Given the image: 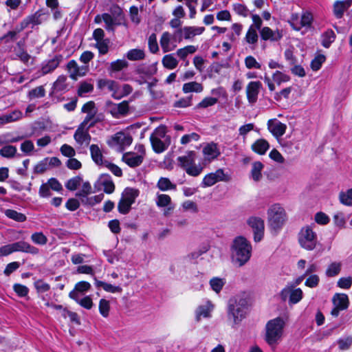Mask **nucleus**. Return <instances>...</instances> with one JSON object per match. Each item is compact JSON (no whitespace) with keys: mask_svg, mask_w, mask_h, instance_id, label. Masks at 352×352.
<instances>
[{"mask_svg":"<svg viewBox=\"0 0 352 352\" xmlns=\"http://www.w3.org/2000/svg\"><path fill=\"white\" fill-rule=\"evenodd\" d=\"M230 251L233 263L241 267L250 260L252 254V245L246 238L239 236L232 241Z\"/></svg>","mask_w":352,"mask_h":352,"instance_id":"f257e3e1","label":"nucleus"},{"mask_svg":"<svg viewBox=\"0 0 352 352\" xmlns=\"http://www.w3.org/2000/svg\"><path fill=\"white\" fill-rule=\"evenodd\" d=\"M248 302L245 298L236 296L230 299L228 306V318L232 327L238 325L245 318Z\"/></svg>","mask_w":352,"mask_h":352,"instance_id":"f03ea898","label":"nucleus"},{"mask_svg":"<svg viewBox=\"0 0 352 352\" xmlns=\"http://www.w3.org/2000/svg\"><path fill=\"white\" fill-rule=\"evenodd\" d=\"M286 320L277 317L269 320L265 325V342L271 346H276L282 340Z\"/></svg>","mask_w":352,"mask_h":352,"instance_id":"7ed1b4c3","label":"nucleus"},{"mask_svg":"<svg viewBox=\"0 0 352 352\" xmlns=\"http://www.w3.org/2000/svg\"><path fill=\"white\" fill-rule=\"evenodd\" d=\"M314 224L306 225L301 228L298 234L300 246L307 251L315 250L318 244V234L314 230Z\"/></svg>","mask_w":352,"mask_h":352,"instance_id":"20e7f679","label":"nucleus"},{"mask_svg":"<svg viewBox=\"0 0 352 352\" xmlns=\"http://www.w3.org/2000/svg\"><path fill=\"white\" fill-rule=\"evenodd\" d=\"M153 151L157 153L165 151L170 144V138L166 135V128L161 125L156 128L150 136Z\"/></svg>","mask_w":352,"mask_h":352,"instance_id":"39448f33","label":"nucleus"},{"mask_svg":"<svg viewBox=\"0 0 352 352\" xmlns=\"http://www.w3.org/2000/svg\"><path fill=\"white\" fill-rule=\"evenodd\" d=\"M267 214L269 226L274 230L280 229L286 222L285 210L278 204L272 205L268 208Z\"/></svg>","mask_w":352,"mask_h":352,"instance_id":"423d86ee","label":"nucleus"},{"mask_svg":"<svg viewBox=\"0 0 352 352\" xmlns=\"http://www.w3.org/2000/svg\"><path fill=\"white\" fill-rule=\"evenodd\" d=\"M196 154L195 151H188L185 155L179 156L177 158L179 165L192 177H197L201 174L203 168L200 165L195 164Z\"/></svg>","mask_w":352,"mask_h":352,"instance_id":"0eeeda50","label":"nucleus"},{"mask_svg":"<svg viewBox=\"0 0 352 352\" xmlns=\"http://www.w3.org/2000/svg\"><path fill=\"white\" fill-rule=\"evenodd\" d=\"M139 195V190L137 189L126 188L123 193L121 199L118 203V210L122 214H127L131 205L135 202L136 197Z\"/></svg>","mask_w":352,"mask_h":352,"instance_id":"6e6552de","label":"nucleus"},{"mask_svg":"<svg viewBox=\"0 0 352 352\" xmlns=\"http://www.w3.org/2000/svg\"><path fill=\"white\" fill-rule=\"evenodd\" d=\"M313 21V16L309 12H303L301 15L292 14L289 23L292 28L296 31L300 30L302 28H309Z\"/></svg>","mask_w":352,"mask_h":352,"instance_id":"1a4fd4ad","label":"nucleus"},{"mask_svg":"<svg viewBox=\"0 0 352 352\" xmlns=\"http://www.w3.org/2000/svg\"><path fill=\"white\" fill-rule=\"evenodd\" d=\"M279 295L283 301L289 299V303L294 305L301 300L303 293L300 288H295L294 285H287L280 291Z\"/></svg>","mask_w":352,"mask_h":352,"instance_id":"9d476101","label":"nucleus"},{"mask_svg":"<svg viewBox=\"0 0 352 352\" xmlns=\"http://www.w3.org/2000/svg\"><path fill=\"white\" fill-rule=\"evenodd\" d=\"M132 138L122 132L117 133L109 142V146L118 152H122L132 143Z\"/></svg>","mask_w":352,"mask_h":352,"instance_id":"9b49d317","label":"nucleus"},{"mask_svg":"<svg viewBox=\"0 0 352 352\" xmlns=\"http://www.w3.org/2000/svg\"><path fill=\"white\" fill-rule=\"evenodd\" d=\"M139 153L128 152L122 155V160L129 166L135 168L139 166L143 162L145 156L144 148L142 145L139 146Z\"/></svg>","mask_w":352,"mask_h":352,"instance_id":"f8f14e48","label":"nucleus"},{"mask_svg":"<svg viewBox=\"0 0 352 352\" xmlns=\"http://www.w3.org/2000/svg\"><path fill=\"white\" fill-rule=\"evenodd\" d=\"M247 223L253 230L254 241H261L264 235V221L258 217H251L248 219Z\"/></svg>","mask_w":352,"mask_h":352,"instance_id":"ddd939ff","label":"nucleus"},{"mask_svg":"<svg viewBox=\"0 0 352 352\" xmlns=\"http://www.w3.org/2000/svg\"><path fill=\"white\" fill-rule=\"evenodd\" d=\"M229 180L223 169L219 168L214 173L207 174L203 179L201 185L203 187H210L215 184L218 182H227Z\"/></svg>","mask_w":352,"mask_h":352,"instance_id":"4468645a","label":"nucleus"},{"mask_svg":"<svg viewBox=\"0 0 352 352\" xmlns=\"http://www.w3.org/2000/svg\"><path fill=\"white\" fill-rule=\"evenodd\" d=\"M205 30L204 27H196V26H184V28H179L175 34H180L179 41H182L183 38L186 40L192 39L197 35L201 34Z\"/></svg>","mask_w":352,"mask_h":352,"instance_id":"2eb2a0df","label":"nucleus"},{"mask_svg":"<svg viewBox=\"0 0 352 352\" xmlns=\"http://www.w3.org/2000/svg\"><path fill=\"white\" fill-rule=\"evenodd\" d=\"M214 309V305L210 300H206L203 304L199 305L195 312L196 321L199 322L202 318H211Z\"/></svg>","mask_w":352,"mask_h":352,"instance_id":"dca6fc26","label":"nucleus"},{"mask_svg":"<svg viewBox=\"0 0 352 352\" xmlns=\"http://www.w3.org/2000/svg\"><path fill=\"white\" fill-rule=\"evenodd\" d=\"M47 19L46 14L43 12L41 10H38L34 14H31L25 17L21 23L22 26H23L24 29L28 28L29 25H32L34 27V25H38L41 24L43 21H46Z\"/></svg>","mask_w":352,"mask_h":352,"instance_id":"f3484780","label":"nucleus"},{"mask_svg":"<svg viewBox=\"0 0 352 352\" xmlns=\"http://www.w3.org/2000/svg\"><path fill=\"white\" fill-rule=\"evenodd\" d=\"M262 84L259 81H252L248 83L246 87V95L250 103L254 104L256 102Z\"/></svg>","mask_w":352,"mask_h":352,"instance_id":"a211bd4d","label":"nucleus"},{"mask_svg":"<svg viewBox=\"0 0 352 352\" xmlns=\"http://www.w3.org/2000/svg\"><path fill=\"white\" fill-rule=\"evenodd\" d=\"M67 69L69 73V76L74 80H76L79 76H83L86 74L88 70L87 66H78L77 63L72 60L67 63Z\"/></svg>","mask_w":352,"mask_h":352,"instance_id":"6ab92c4d","label":"nucleus"},{"mask_svg":"<svg viewBox=\"0 0 352 352\" xmlns=\"http://www.w3.org/2000/svg\"><path fill=\"white\" fill-rule=\"evenodd\" d=\"M267 128L274 136L279 138L285 133L287 126L277 120H270L267 122Z\"/></svg>","mask_w":352,"mask_h":352,"instance_id":"aec40b11","label":"nucleus"},{"mask_svg":"<svg viewBox=\"0 0 352 352\" xmlns=\"http://www.w3.org/2000/svg\"><path fill=\"white\" fill-rule=\"evenodd\" d=\"M260 35L263 40L278 41L282 37V32L279 30H273L269 27H264L260 30Z\"/></svg>","mask_w":352,"mask_h":352,"instance_id":"412c9836","label":"nucleus"},{"mask_svg":"<svg viewBox=\"0 0 352 352\" xmlns=\"http://www.w3.org/2000/svg\"><path fill=\"white\" fill-rule=\"evenodd\" d=\"M203 154L204 156L205 162H210L212 160L218 157L220 155V151L217 145L214 143H210L203 148Z\"/></svg>","mask_w":352,"mask_h":352,"instance_id":"4be33fe9","label":"nucleus"},{"mask_svg":"<svg viewBox=\"0 0 352 352\" xmlns=\"http://www.w3.org/2000/svg\"><path fill=\"white\" fill-rule=\"evenodd\" d=\"M160 43L164 53L171 52L177 47V45L172 41V35L168 32L162 33Z\"/></svg>","mask_w":352,"mask_h":352,"instance_id":"5701e85b","label":"nucleus"},{"mask_svg":"<svg viewBox=\"0 0 352 352\" xmlns=\"http://www.w3.org/2000/svg\"><path fill=\"white\" fill-rule=\"evenodd\" d=\"M89 129V128L79 126L76 129L74 138L78 144L82 145L85 144L87 145L89 144L91 136L88 133Z\"/></svg>","mask_w":352,"mask_h":352,"instance_id":"b1692460","label":"nucleus"},{"mask_svg":"<svg viewBox=\"0 0 352 352\" xmlns=\"http://www.w3.org/2000/svg\"><path fill=\"white\" fill-rule=\"evenodd\" d=\"M14 252H23L25 253H30L31 254H37L39 250L37 248L30 245V243L21 241L16 243H12Z\"/></svg>","mask_w":352,"mask_h":352,"instance_id":"393cba45","label":"nucleus"},{"mask_svg":"<svg viewBox=\"0 0 352 352\" xmlns=\"http://www.w3.org/2000/svg\"><path fill=\"white\" fill-rule=\"evenodd\" d=\"M62 56L57 55L55 56L51 60H49L48 61L44 63L42 65L41 70L42 75H46L49 73L52 72L56 68L58 67V66L62 60Z\"/></svg>","mask_w":352,"mask_h":352,"instance_id":"a878e982","label":"nucleus"},{"mask_svg":"<svg viewBox=\"0 0 352 352\" xmlns=\"http://www.w3.org/2000/svg\"><path fill=\"white\" fill-rule=\"evenodd\" d=\"M351 6V0L337 1L333 5V13L338 19L342 17L344 12Z\"/></svg>","mask_w":352,"mask_h":352,"instance_id":"bb28decb","label":"nucleus"},{"mask_svg":"<svg viewBox=\"0 0 352 352\" xmlns=\"http://www.w3.org/2000/svg\"><path fill=\"white\" fill-rule=\"evenodd\" d=\"M23 113L19 110H14L10 113L0 116V125L16 122L21 119Z\"/></svg>","mask_w":352,"mask_h":352,"instance_id":"cd10ccee","label":"nucleus"},{"mask_svg":"<svg viewBox=\"0 0 352 352\" xmlns=\"http://www.w3.org/2000/svg\"><path fill=\"white\" fill-rule=\"evenodd\" d=\"M333 305L339 307L342 310L348 308L349 301L346 294H336L333 296L332 299Z\"/></svg>","mask_w":352,"mask_h":352,"instance_id":"c85d7f7f","label":"nucleus"},{"mask_svg":"<svg viewBox=\"0 0 352 352\" xmlns=\"http://www.w3.org/2000/svg\"><path fill=\"white\" fill-rule=\"evenodd\" d=\"M24 30L23 26L20 23L17 25L12 30L9 31L7 34L3 35L1 37V41L5 43H9L11 41H14L18 38L19 34Z\"/></svg>","mask_w":352,"mask_h":352,"instance_id":"c756f323","label":"nucleus"},{"mask_svg":"<svg viewBox=\"0 0 352 352\" xmlns=\"http://www.w3.org/2000/svg\"><path fill=\"white\" fill-rule=\"evenodd\" d=\"M252 149L259 155H263L270 148L268 142L264 139H258L252 144Z\"/></svg>","mask_w":352,"mask_h":352,"instance_id":"7c9ffc66","label":"nucleus"},{"mask_svg":"<svg viewBox=\"0 0 352 352\" xmlns=\"http://www.w3.org/2000/svg\"><path fill=\"white\" fill-rule=\"evenodd\" d=\"M95 285L97 287H102V289L107 292L115 294L121 293L122 292V289L120 286L113 285L103 281L96 280Z\"/></svg>","mask_w":352,"mask_h":352,"instance_id":"2f4dec72","label":"nucleus"},{"mask_svg":"<svg viewBox=\"0 0 352 352\" xmlns=\"http://www.w3.org/2000/svg\"><path fill=\"white\" fill-rule=\"evenodd\" d=\"M102 20L105 23V28L107 31H113L116 26L121 24L116 18L108 13L102 14Z\"/></svg>","mask_w":352,"mask_h":352,"instance_id":"473e14b6","label":"nucleus"},{"mask_svg":"<svg viewBox=\"0 0 352 352\" xmlns=\"http://www.w3.org/2000/svg\"><path fill=\"white\" fill-rule=\"evenodd\" d=\"M263 164L261 162H254L252 165L251 177L255 182H258L262 178L261 171Z\"/></svg>","mask_w":352,"mask_h":352,"instance_id":"72a5a7b5","label":"nucleus"},{"mask_svg":"<svg viewBox=\"0 0 352 352\" xmlns=\"http://www.w3.org/2000/svg\"><path fill=\"white\" fill-rule=\"evenodd\" d=\"M203 89L202 85L195 81L185 83L182 87V90L185 94L190 92L200 93Z\"/></svg>","mask_w":352,"mask_h":352,"instance_id":"f704fd0d","label":"nucleus"},{"mask_svg":"<svg viewBox=\"0 0 352 352\" xmlns=\"http://www.w3.org/2000/svg\"><path fill=\"white\" fill-rule=\"evenodd\" d=\"M197 50V47L195 45H187L184 47L178 49L176 52V55L181 59L185 60V58L190 54H193Z\"/></svg>","mask_w":352,"mask_h":352,"instance_id":"c9c22d12","label":"nucleus"},{"mask_svg":"<svg viewBox=\"0 0 352 352\" xmlns=\"http://www.w3.org/2000/svg\"><path fill=\"white\" fill-rule=\"evenodd\" d=\"M157 187L162 191L176 189V185L173 184L167 177H160L157 183Z\"/></svg>","mask_w":352,"mask_h":352,"instance_id":"e433bc0d","label":"nucleus"},{"mask_svg":"<svg viewBox=\"0 0 352 352\" xmlns=\"http://www.w3.org/2000/svg\"><path fill=\"white\" fill-rule=\"evenodd\" d=\"M340 202L346 206H352V188L340 191L338 195Z\"/></svg>","mask_w":352,"mask_h":352,"instance_id":"4c0bfd02","label":"nucleus"},{"mask_svg":"<svg viewBox=\"0 0 352 352\" xmlns=\"http://www.w3.org/2000/svg\"><path fill=\"white\" fill-rule=\"evenodd\" d=\"M163 66L168 69H173L177 67L178 60L174 57L173 54H170L165 55L162 60Z\"/></svg>","mask_w":352,"mask_h":352,"instance_id":"58836bf2","label":"nucleus"},{"mask_svg":"<svg viewBox=\"0 0 352 352\" xmlns=\"http://www.w3.org/2000/svg\"><path fill=\"white\" fill-rule=\"evenodd\" d=\"M341 268L342 263L340 262H333L328 265L325 274L328 277H334L340 274Z\"/></svg>","mask_w":352,"mask_h":352,"instance_id":"ea45409f","label":"nucleus"},{"mask_svg":"<svg viewBox=\"0 0 352 352\" xmlns=\"http://www.w3.org/2000/svg\"><path fill=\"white\" fill-rule=\"evenodd\" d=\"M130 60H141L145 58V52L141 49H132L128 51L126 55Z\"/></svg>","mask_w":352,"mask_h":352,"instance_id":"a19ab883","label":"nucleus"},{"mask_svg":"<svg viewBox=\"0 0 352 352\" xmlns=\"http://www.w3.org/2000/svg\"><path fill=\"white\" fill-rule=\"evenodd\" d=\"M336 34L331 30H328L322 35V45L323 47L328 48L331 44L335 41Z\"/></svg>","mask_w":352,"mask_h":352,"instance_id":"79ce46f5","label":"nucleus"},{"mask_svg":"<svg viewBox=\"0 0 352 352\" xmlns=\"http://www.w3.org/2000/svg\"><path fill=\"white\" fill-rule=\"evenodd\" d=\"M155 204L159 208L169 206L172 204L171 198L168 195L157 193Z\"/></svg>","mask_w":352,"mask_h":352,"instance_id":"37998d69","label":"nucleus"},{"mask_svg":"<svg viewBox=\"0 0 352 352\" xmlns=\"http://www.w3.org/2000/svg\"><path fill=\"white\" fill-rule=\"evenodd\" d=\"M244 39L249 45H256L258 40L257 30L253 29V28H249Z\"/></svg>","mask_w":352,"mask_h":352,"instance_id":"c03bdc74","label":"nucleus"},{"mask_svg":"<svg viewBox=\"0 0 352 352\" xmlns=\"http://www.w3.org/2000/svg\"><path fill=\"white\" fill-rule=\"evenodd\" d=\"M90 152L92 160L97 164H100L102 163V154L98 145L91 144L90 146Z\"/></svg>","mask_w":352,"mask_h":352,"instance_id":"a18cd8bd","label":"nucleus"},{"mask_svg":"<svg viewBox=\"0 0 352 352\" xmlns=\"http://www.w3.org/2000/svg\"><path fill=\"white\" fill-rule=\"evenodd\" d=\"M217 102V97H206L197 104L195 109H206L214 105Z\"/></svg>","mask_w":352,"mask_h":352,"instance_id":"49530a36","label":"nucleus"},{"mask_svg":"<svg viewBox=\"0 0 352 352\" xmlns=\"http://www.w3.org/2000/svg\"><path fill=\"white\" fill-rule=\"evenodd\" d=\"M272 80L278 85H280L283 82H287L290 80V77L286 74L280 71H276L272 74Z\"/></svg>","mask_w":352,"mask_h":352,"instance_id":"de8ad7c7","label":"nucleus"},{"mask_svg":"<svg viewBox=\"0 0 352 352\" xmlns=\"http://www.w3.org/2000/svg\"><path fill=\"white\" fill-rule=\"evenodd\" d=\"M67 77L65 76H60L54 83V90L55 91H63L67 89L66 83Z\"/></svg>","mask_w":352,"mask_h":352,"instance_id":"09e8293b","label":"nucleus"},{"mask_svg":"<svg viewBox=\"0 0 352 352\" xmlns=\"http://www.w3.org/2000/svg\"><path fill=\"white\" fill-rule=\"evenodd\" d=\"M97 112L87 113L83 122L80 126L90 128L93 126L98 120L96 118Z\"/></svg>","mask_w":352,"mask_h":352,"instance_id":"8fccbe9b","label":"nucleus"},{"mask_svg":"<svg viewBox=\"0 0 352 352\" xmlns=\"http://www.w3.org/2000/svg\"><path fill=\"white\" fill-rule=\"evenodd\" d=\"M5 214L10 219H12L13 220H15L18 222H23L25 221L26 217L25 214L18 212L16 210H6L5 211Z\"/></svg>","mask_w":352,"mask_h":352,"instance_id":"3c124183","label":"nucleus"},{"mask_svg":"<svg viewBox=\"0 0 352 352\" xmlns=\"http://www.w3.org/2000/svg\"><path fill=\"white\" fill-rule=\"evenodd\" d=\"M31 240L35 244L44 245L47 243V236L41 232H36L31 235Z\"/></svg>","mask_w":352,"mask_h":352,"instance_id":"603ef678","label":"nucleus"},{"mask_svg":"<svg viewBox=\"0 0 352 352\" xmlns=\"http://www.w3.org/2000/svg\"><path fill=\"white\" fill-rule=\"evenodd\" d=\"M224 285L225 280L223 278L214 277L210 280V287L216 293H219Z\"/></svg>","mask_w":352,"mask_h":352,"instance_id":"864d4df0","label":"nucleus"},{"mask_svg":"<svg viewBox=\"0 0 352 352\" xmlns=\"http://www.w3.org/2000/svg\"><path fill=\"white\" fill-rule=\"evenodd\" d=\"M16 148L14 146L7 145L0 149V155L4 157L10 158L15 155Z\"/></svg>","mask_w":352,"mask_h":352,"instance_id":"5fc2aeb1","label":"nucleus"},{"mask_svg":"<svg viewBox=\"0 0 352 352\" xmlns=\"http://www.w3.org/2000/svg\"><path fill=\"white\" fill-rule=\"evenodd\" d=\"M99 311L100 314L104 318H107L109 314L110 303L109 301L105 299H100L99 302Z\"/></svg>","mask_w":352,"mask_h":352,"instance_id":"6e6d98bb","label":"nucleus"},{"mask_svg":"<svg viewBox=\"0 0 352 352\" xmlns=\"http://www.w3.org/2000/svg\"><path fill=\"white\" fill-rule=\"evenodd\" d=\"M109 40L108 38H103L96 41L95 46L98 50L100 54H105L109 51Z\"/></svg>","mask_w":352,"mask_h":352,"instance_id":"4d7b16f0","label":"nucleus"},{"mask_svg":"<svg viewBox=\"0 0 352 352\" xmlns=\"http://www.w3.org/2000/svg\"><path fill=\"white\" fill-rule=\"evenodd\" d=\"M128 67V63L124 59H118L111 63L110 68L112 72H119Z\"/></svg>","mask_w":352,"mask_h":352,"instance_id":"13d9d810","label":"nucleus"},{"mask_svg":"<svg viewBox=\"0 0 352 352\" xmlns=\"http://www.w3.org/2000/svg\"><path fill=\"white\" fill-rule=\"evenodd\" d=\"M45 90L43 86H39L32 89L28 94V96L30 99L42 98L45 96Z\"/></svg>","mask_w":352,"mask_h":352,"instance_id":"bf43d9fd","label":"nucleus"},{"mask_svg":"<svg viewBox=\"0 0 352 352\" xmlns=\"http://www.w3.org/2000/svg\"><path fill=\"white\" fill-rule=\"evenodd\" d=\"M82 178L80 176L74 177L67 181L65 187L69 190H75L80 184Z\"/></svg>","mask_w":352,"mask_h":352,"instance_id":"052dcab7","label":"nucleus"},{"mask_svg":"<svg viewBox=\"0 0 352 352\" xmlns=\"http://www.w3.org/2000/svg\"><path fill=\"white\" fill-rule=\"evenodd\" d=\"M199 135L196 133L184 135L182 137L180 142L182 144H187L192 142H197L199 140Z\"/></svg>","mask_w":352,"mask_h":352,"instance_id":"680f3d73","label":"nucleus"},{"mask_svg":"<svg viewBox=\"0 0 352 352\" xmlns=\"http://www.w3.org/2000/svg\"><path fill=\"white\" fill-rule=\"evenodd\" d=\"M129 110V104L127 102L124 101L119 104H115L112 109L114 113L125 114Z\"/></svg>","mask_w":352,"mask_h":352,"instance_id":"e2e57ef3","label":"nucleus"},{"mask_svg":"<svg viewBox=\"0 0 352 352\" xmlns=\"http://www.w3.org/2000/svg\"><path fill=\"white\" fill-rule=\"evenodd\" d=\"M91 186L89 182H86L82 184L81 190L76 193V197H86L88 195L91 193Z\"/></svg>","mask_w":352,"mask_h":352,"instance_id":"0e129e2a","label":"nucleus"},{"mask_svg":"<svg viewBox=\"0 0 352 352\" xmlns=\"http://www.w3.org/2000/svg\"><path fill=\"white\" fill-rule=\"evenodd\" d=\"M245 65L248 69H261V64L252 56H248L245 58Z\"/></svg>","mask_w":352,"mask_h":352,"instance_id":"69168bd1","label":"nucleus"},{"mask_svg":"<svg viewBox=\"0 0 352 352\" xmlns=\"http://www.w3.org/2000/svg\"><path fill=\"white\" fill-rule=\"evenodd\" d=\"M325 61V56L320 54L315 57L311 63V67L314 71H318L322 66V64Z\"/></svg>","mask_w":352,"mask_h":352,"instance_id":"338daca9","label":"nucleus"},{"mask_svg":"<svg viewBox=\"0 0 352 352\" xmlns=\"http://www.w3.org/2000/svg\"><path fill=\"white\" fill-rule=\"evenodd\" d=\"M315 221L320 225H327L329 221V217L322 212H318L315 214Z\"/></svg>","mask_w":352,"mask_h":352,"instance_id":"774afa93","label":"nucleus"}]
</instances>
